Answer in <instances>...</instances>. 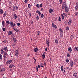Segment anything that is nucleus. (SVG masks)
<instances>
[{
  "label": "nucleus",
  "mask_w": 78,
  "mask_h": 78,
  "mask_svg": "<svg viewBox=\"0 0 78 78\" xmlns=\"http://www.w3.org/2000/svg\"><path fill=\"white\" fill-rule=\"evenodd\" d=\"M67 4H66V2L64 1L62 5V9H64L66 7H67Z\"/></svg>",
  "instance_id": "f257e3e1"
},
{
  "label": "nucleus",
  "mask_w": 78,
  "mask_h": 78,
  "mask_svg": "<svg viewBox=\"0 0 78 78\" xmlns=\"http://www.w3.org/2000/svg\"><path fill=\"white\" fill-rule=\"evenodd\" d=\"M19 55V51L16 50L15 52V56H17Z\"/></svg>",
  "instance_id": "f03ea898"
},
{
  "label": "nucleus",
  "mask_w": 78,
  "mask_h": 78,
  "mask_svg": "<svg viewBox=\"0 0 78 78\" xmlns=\"http://www.w3.org/2000/svg\"><path fill=\"white\" fill-rule=\"evenodd\" d=\"M73 75L75 77V78H78V74L76 73H75L73 74Z\"/></svg>",
  "instance_id": "7ed1b4c3"
},
{
  "label": "nucleus",
  "mask_w": 78,
  "mask_h": 78,
  "mask_svg": "<svg viewBox=\"0 0 78 78\" xmlns=\"http://www.w3.org/2000/svg\"><path fill=\"white\" fill-rule=\"evenodd\" d=\"M65 11L66 12H69V8H68V7H66L65 8Z\"/></svg>",
  "instance_id": "20e7f679"
},
{
  "label": "nucleus",
  "mask_w": 78,
  "mask_h": 78,
  "mask_svg": "<svg viewBox=\"0 0 78 78\" xmlns=\"http://www.w3.org/2000/svg\"><path fill=\"white\" fill-rule=\"evenodd\" d=\"M18 9V7H17V6L14 7L13 8V10L14 11H16V10H17V9Z\"/></svg>",
  "instance_id": "39448f33"
},
{
  "label": "nucleus",
  "mask_w": 78,
  "mask_h": 78,
  "mask_svg": "<svg viewBox=\"0 0 78 78\" xmlns=\"http://www.w3.org/2000/svg\"><path fill=\"white\" fill-rule=\"evenodd\" d=\"M52 27H53V28H55V29H56V28H57V27H56V26L55 25V24H54V23H52Z\"/></svg>",
  "instance_id": "423d86ee"
},
{
  "label": "nucleus",
  "mask_w": 78,
  "mask_h": 78,
  "mask_svg": "<svg viewBox=\"0 0 78 78\" xmlns=\"http://www.w3.org/2000/svg\"><path fill=\"white\" fill-rule=\"evenodd\" d=\"M12 16L14 18V19H16L17 18V15H16V14L15 13H14L12 14Z\"/></svg>",
  "instance_id": "0eeeda50"
},
{
  "label": "nucleus",
  "mask_w": 78,
  "mask_h": 78,
  "mask_svg": "<svg viewBox=\"0 0 78 78\" xmlns=\"http://www.w3.org/2000/svg\"><path fill=\"white\" fill-rule=\"evenodd\" d=\"M49 40H46V44H47L48 46V47L49 46Z\"/></svg>",
  "instance_id": "6e6552de"
},
{
  "label": "nucleus",
  "mask_w": 78,
  "mask_h": 78,
  "mask_svg": "<svg viewBox=\"0 0 78 78\" xmlns=\"http://www.w3.org/2000/svg\"><path fill=\"white\" fill-rule=\"evenodd\" d=\"M3 10H2V9H0V14H3Z\"/></svg>",
  "instance_id": "1a4fd4ad"
},
{
  "label": "nucleus",
  "mask_w": 78,
  "mask_h": 78,
  "mask_svg": "<svg viewBox=\"0 0 78 78\" xmlns=\"http://www.w3.org/2000/svg\"><path fill=\"white\" fill-rule=\"evenodd\" d=\"M35 52H36V53L37 52V51L39 50V49L37 48H34V49Z\"/></svg>",
  "instance_id": "9d476101"
},
{
  "label": "nucleus",
  "mask_w": 78,
  "mask_h": 78,
  "mask_svg": "<svg viewBox=\"0 0 78 78\" xmlns=\"http://www.w3.org/2000/svg\"><path fill=\"white\" fill-rule=\"evenodd\" d=\"M5 69L4 68H3L1 69V71H0V72H1V73H2V72H3L5 71Z\"/></svg>",
  "instance_id": "9b49d317"
},
{
  "label": "nucleus",
  "mask_w": 78,
  "mask_h": 78,
  "mask_svg": "<svg viewBox=\"0 0 78 78\" xmlns=\"http://www.w3.org/2000/svg\"><path fill=\"white\" fill-rule=\"evenodd\" d=\"M12 62V60H9L8 62H7V64H9L11 62Z\"/></svg>",
  "instance_id": "f8f14e48"
},
{
  "label": "nucleus",
  "mask_w": 78,
  "mask_h": 78,
  "mask_svg": "<svg viewBox=\"0 0 78 78\" xmlns=\"http://www.w3.org/2000/svg\"><path fill=\"white\" fill-rule=\"evenodd\" d=\"M70 65L71 67H73V61H70Z\"/></svg>",
  "instance_id": "ddd939ff"
},
{
  "label": "nucleus",
  "mask_w": 78,
  "mask_h": 78,
  "mask_svg": "<svg viewBox=\"0 0 78 78\" xmlns=\"http://www.w3.org/2000/svg\"><path fill=\"white\" fill-rule=\"evenodd\" d=\"M10 25L12 28H14V26L13 25V23H12V22H10Z\"/></svg>",
  "instance_id": "4468645a"
},
{
  "label": "nucleus",
  "mask_w": 78,
  "mask_h": 78,
  "mask_svg": "<svg viewBox=\"0 0 78 78\" xmlns=\"http://www.w3.org/2000/svg\"><path fill=\"white\" fill-rule=\"evenodd\" d=\"M78 8V3L77 2L76 4V6L75 7L76 10Z\"/></svg>",
  "instance_id": "2eb2a0df"
},
{
  "label": "nucleus",
  "mask_w": 78,
  "mask_h": 78,
  "mask_svg": "<svg viewBox=\"0 0 78 78\" xmlns=\"http://www.w3.org/2000/svg\"><path fill=\"white\" fill-rule=\"evenodd\" d=\"M37 13H38V14H39V16H41V13L39 11V10H37L36 11Z\"/></svg>",
  "instance_id": "dca6fc26"
},
{
  "label": "nucleus",
  "mask_w": 78,
  "mask_h": 78,
  "mask_svg": "<svg viewBox=\"0 0 78 78\" xmlns=\"http://www.w3.org/2000/svg\"><path fill=\"white\" fill-rule=\"evenodd\" d=\"M7 15V14H6V13H4L3 15V16L4 17H5Z\"/></svg>",
  "instance_id": "f3484780"
},
{
  "label": "nucleus",
  "mask_w": 78,
  "mask_h": 78,
  "mask_svg": "<svg viewBox=\"0 0 78 78\" xmlns=\"http://www.w3.org/2000/svg\"><path fill=\"white\" fill-rule=\"evenodd\" d=\"M73 38H74V36H73V35H72L70 37V39H71V40H72V39H73Z\"/></svg>",
  "instance_id": "a211bd4d"
},
{
  "label": "nucleus",
  "mask_w": 78,
  "mask_h": 78,
  "mask_svg": "<svg viewBox=\"0 0 78 78\" xmlns=\"http://www.w3.org/2000/svg\"><path fill=\"white\" fill-rule=\"evenodd\" d=\"M49 12H50V13H51V12H52L53 11V9H51L49 10Z\"/></svg>",
  "instance_id": "6ab92c4d"
},
{
  "label": "nucleus",
  "mask_w": 78,
  "mask_h": 78,
  "mask_svg": "<svg viewBox=\"0 0 78 78\" xmlns=\"http://www.w3.org/2000/svg\"><path fill=\"white\" fill-rule=\"evenodd\" d=\"M68 50L69 51H72V48H71V47L69 48Z\"/></svg>",
  "instance_id": "aec40b11"
},
{
  "label": "nucleus",
  "mask_w": 78,
  "mask_h": 78,
  "mask_svg": "<svg viewBox=\"0 0 78 78\" xmlns=\"http://www.w3.org/2000/svg\"><path fill=\"white\" fill-rule=\"evenodd\" d=\"M64 69V66H61V70L62 71H63V70H64V69Z\"/></svg>",
  "instance_id": "412c9836"
},
{
  "label": "nucleus",
  "mask_w": 78,
  "mask_h": 78,
  "mask_svg": "<svg viewBox=\"0 0 78 78\" xmlns=\"http://www.w3.org/2000/svg\"><path fill=\"white\" fill-rule=\"evenodd\" d=\"M42 58L43 59H44L45 58V54H43L42 55Z\"/></svg>",
  "instance_id": "4be33fe9"
},
{
  "label": "nucleus",
  "mask_w": 78,
  "mask_h": 78,
  "mask_svg": "<svg viewBox=\"0 0 78 78\" xmlns=\"http://www.w3.org/2000/svg\"><path fill=\"white\" fill-rule=\"evenodd\" d=\"M12 31H10L8 33V34L9 35H11L12 34Z\"/></svg>",
  "instance_id": "5701e85b"
},
{
  "label": "nucleus",
  "mask_w": 78,
  "mask_h": 78,
  "mask_svg": "<svg viewBox=\"0 0 78 78\" xmlns=\"http://www.w3.org/2000/svg\"><path fill=\"white\" fill-rule=\"evenodd\" d=\"M71 23H72V21L69 20V22H68L69 25H71Z\"/></svg>",
  "instance_id": "b1692460"
},
{
  "label": "nucleus",
  "mask_w": 78,
  "mask_h": 78,
  "mask_svg": "<svg viewBox=\"0 0 78 78\" xmlns=\"http://www.w3.org/2000/svg\"><path fill=\"white\" fill-rule=\"evenodd\" d=\"M0 59L1 60H3V58L2 57V55L0 54Z\"/></svg>",
  "instance_id": "393cba45"
},
{
  "label": "nucleus",
  "mask_w": 78,
  "mask_h": 78,
  "mask_svg": "<svg viewBox=\"0 0 78 78\" xmlns=\"http://www.w3.org/2000/svg\"><path fill=\"white\" fill-rule=\"evenodd\" d=\"M4 52V51H3V50L2 49H1V54H2V55H3V53H4V52Z\"/></svg>",
  "instance_id": "a878e982"
},
{
  "label": "nucleus",
  "mask_w": 78,
  "mask_h": 78,
  "mask_svg": "<svg viewBox=\"0 0 78 78\" xmlns=\"http://www.w3.org/2000/svg\"><path fill=\"white\" fill-rule=\"evenodd\" d=\"M40 67H44V64L42 63H41Z\"/></svg>",
  "instance_id": "bb28decb"
},
{
  "label": "nucleus",
  "mask_w": 78,
  "mask_h": 78,
  "mask_svg": "<svg viewBox=\"0 0 78 78\" xmlns=\"http://www.w3.org/2000/svg\"><path fill=\"white\" fill-rule=\"evenodd\" d=\"M61 16H62V20H64V16H63V14H61Z\"/></svg>",
  "instance_id": "cd10ccee"
},
{
  "label": "nucleus",
  "mask_w": 78,
  "mask_h": 78,
  "mask_svg": "<svg viewBox=\"0 0 78 78\" xmlns=\"http://www.w3.org/2000/svg\"><path fill=\"white\" fill-rule=\"evenodd\" d=\"M13 66H14V67H15L14 66V65H10L9 66V67L10 69H11V68H12V67Z\"/></svg>",
  "instance_id": "c85d7f7f"
},
{
  "label": "nucleus",
  "mask_w": 78,
  "mask_h": 78,
  "mask_svg": "<svg viewBox=\"0 0 78 78\" xmlns=\"http://www.w3.org/2000/svg\"><path fill=\"white\" fill-rule=\"evenodd\" d=\"M4 50H5V51H6L7 50H8V48L7 47H6L5 48H3Z\"/></svg>",
  "instance_id": "c756f323"
},
{
  "label": "nucleus",
  "mask_w": 78,
  "mask_h": 78,
  "mask_svg": "<svg viewBox=\"0 0 78 78\" xmlns=\"http://www.w3.org/2000/svg\"><path fill=\"white\" fill-rule=\"evenodd\" d=\"M14 30L16 31V32H19V30L17 29H14Z\"/></svg>",
  "instance_id": "7c9ffc66"
},
{
  "label": "nucleus",
  "mask_w": 78,
  "mask_h": 78,
  "mask_svg": "<svg viewBox=\"0 0 78 78\" xmlns=\"http://www.w3.org/2000/svg\"><path fill=\"white\" fill-rule=\"evenodd\" d=\"M59 31L61 33H62V29H61V28L59 29Z\"/></svg>",
  "instance_id": "2f4dec72"
},
{
  "label": "nucleus",
  "mask_w": 78,
  "mask_h": 78,
  "mask_svg": "<svg viewBox=\"0 0 78 78\" xmlns=\"http://www.w3.org/2000/svg\"><path fill=\"white\" fill-rule=\"evenodd\" d=\"M59 2L60 4H62V0H59Z\"/></svg>",
  "instance_id": "473e14b6"
},
{
  "label": "nucleus",
  "mask_w": 78,
  "mask_h": 78,
  "mask_svg": "<svg viewBox=\"0 0 78 78\" xmlns=\"http://www.w3.org/2000/svg\"><path fill=\"white\" fill-rule=\"evenodd\" d=\"M66 62L68 63L69 62V59H68L66 58Z\"/></svg>",
  "instance_id": "72a5a7b5"
},
{
  "label": "nucleus",
  "mask_w": 78,
  "mask_h": 78,
  "mask_svg": "<svg viewBox=\"0 0 78 78\" xmlns=\"http://www.w3.org/2000/svg\"><path fill=\"white\" fill-rule=\"evenodd\" d=\"M36 6L37 8H40V5H39V4H37L36 5Z\"/></svg>",
  "instance_id": "f704fd0d"
},
{
  "label": "nucleus",
  "mask_w": 78,
  "mask_h": 78,
  "mask_svg": "<svg viewBox=\"0 0 78 78\" xmlns=\"http://www.w3.org/2000/svg\"><path fill=\"white\" fill-rule=\"evenodd\" d=\"M55 42L56 43V44H58V40H55Z\"/></svg>",
  "instance_id": "c9c22d12"
},
{
  "label": "nucleus",
  "mask_w": 78,
  "mask_h": 78,
  "mask_svg": "<svg viewBox=\"0 0 78 78\" xmlns=\"http://www.w3.org/2000/svg\"><path fill=\"white\" fill-rule=\"evenodd\" d=\"M30 7H31V5L30 4H29L28 5V8L30 9Z\"/></svg>",
  "instance_id": "e433bc0d"
},
{
  "label": "nucleus",
  "mask_w": 78,
  "mask_h": 78,
  "mask_svg": "<svg viewBox=\"0 0 78 78\" xmlns=\"http://www.w3.org/2000/svg\"><path fill=\"white\" fill-rule=\"evenodd\" d=\"M6 22L7 23H8L9 25V21H6Z\"/></svg>",
  "instance_id": "4c0bfd02"
},
{
  "label": "nucleus",
  "mask_w": 78,
  "mask_h": 78,
  "mask_svg": "<svg viewBox=\"0 0 78 78\" xmlns=\"http://www.w3.org/2000/svg\"><path fill=\"white\" fill-rule=\"evenodd\" d=\"M3 58H4V60L5 61L6 59V55H3Z\"/></svg>",
  "instance_id": "58836bf2"
},
{
  "label": "nucleus",
  "mask_w": 78,
  "mask_h": 78,
  "mask_svg": "<svg viewBox=\"0 0 78 78\" xmlns=\"http://www.w3.org/2000/svg\"><path fill=\"white\" fill-rule=\"evenodd\" d=\"M78 12H76L75 14V16L76 17V16H78Z\"/></svg>",
  "instance_id": "ea45409f"
},
{
  "label": "nucleus",
  "mask_w": 78,
  "mask_h": 78,
  "mask_svg": "<svg viewBox=\"0 0 78 78\" xmlns=\"http://www.w3.org/2000/svg\"><path fill=\"white\" fill-rule=\"evenodd\" d=\"M4 55H5V56H6V55H7V53H6L5 52H4Z\"/></svg>",
  "instance_id": "a19ab883"
},
{
  "label": "nucleus",
  "mask_w": 78,
  "mask_h": 78,
  "mask_svg": "<svg viewBox=\"0 0 78 78\" xmlns=\"http://www.w3.org/2000/svg\"><path fill=\"white\" fill-rule=\"evenodd\" d=\"M75 49H76V50H77V51H78V48L77 47H75Z\"/></svg>",
  "instance_id": "79ce46f5"
},
{
  "label": "nucleus",
  "mask_w": 78,
  "mask_h": 78,
  "mask_svg": "<svg viewBox=\"0 0 78 78\" xmlns=\"http://www.w3.org/2000/svg\"><path fill=\"white\" fill-rule=\"evenodd\" d=\"M24 2L25 3H27V2H28V0H25Z\"/></svg>",
  "instance_id": "37998d69"
},
{
  "label": "nucleus",
  "mask_w": 78,
  "mask_h": 78,
  "mask_svg": "<svg viewBox=\"0 0 78 78\" xmlns=\"http://www.w3.org/2000/svg\"><path fill=\"white\" fill-rule=\"evenodd\" d=\"M61 20V18H60V17H59L58 18V21H60Z\"/></svg>",
  "instance_id": "c03bdc74"
},
{
  "label": "nucleus",
  "mask_w": 78,
  "mask_h": 78,
  "mask_svg": "<svg viewBox=\"0 0 78 78\" xmlns=\"http://www.w3.org/2000/svg\"><path fill=\"white\" fill-rule=\"evenodd\" d=\"M63 14L65 16H66V17H67V14H66L64 13H63Z\"/></svg>",
  "instance_id": "a18cd8bd"
},
{
  "label": "nucleus",
  "mask_w": 78,
  "mask_h": 78,
  "mask_svg": "<svg viewBox=\"0 0 78 78\" xmlns=\"http://www.w3.org/2000/svg\"><path fill=\"white\" fill-rule=\"evenodd\" d=\"M2 30L4 31H5V27L2 28Z\"/></svg>",
  "instance_id": "49530a36"
},
{
  "label": "nucleus",
  "mask_w": 78,
  "mask_h": 78,
  "mask_svg": "<svg viewBox=\"0 0 78 78\" xmlns=\"http://www.w3.org/2000/svg\"><path fill=\"white\" fill-rule=\"evenodd\" d=\"M13 42H14L16 41V39L13 38Z\"/></svg>",
  "instance_id": "de8ad7c7"
},
{
  "label": "nucleus",
  "mask_w": 78,
  "mask_h": 78,
  "mask_svg": "<svg viewBox=\"0 0 78 78\" xmlns=\"http://www.w3.org/2000/svg\"><path fill=\"white\" fill-rule=\"evenodd\" d=\"M41 18H44V14H42L41 15Z\"/></svg>",
  "instance_id": "09e8293b"
},
{
  "label": "nucleus",
  "mask_w": 78,
  "mask_h": 78,
  "mask_svg": "<svg viewBox=\"0 0 78 78\" xmlns=\"http://www.w3.org/2000/svg\"><path fill=\"white\" fill-rule=\"evenodd\" d=\"M69 29V27H66V30L67 31H68Z\"/></svg>",
  "instance_id": "8fccbe9b"
},
{
  "label": "nucleus",
  "mask_w": 78,
  "mask_h": 78,
  "mask_svg": "<svg viewBox=\"0 0 78 78\" xmlns=\"http://www.w3.org/2000/svg\"><path fill=\"white\" fill-rule=\"evenodd\" d=\"M67 57H70V54H67Z\"/></svg>",
  "instance_id": "3c124183"
},
{
  "label": "nucleus",
  "mask_w": 78,
  "mask_h": 78,
  "mask_svg": "<svg viewBox=\"0 0 78 78\" xmlns=\"http://www.w3.org/2000/svg\"><path fill=\"white\" fill-rule=\"evenodd\" d=\"M2 24H5V21L4 20L2 21Z\"/></svg>",
  "instance_id": "603ef678"
},
{
  "label": "nucleus",
  "mask_w": 78,
  "mask_h": 78,
  "mask_svg": "<svg viewBox=\"0 0 78 78\" xmlns=\"http://www.w3.org/2000/svg\"><path fill=\"white\" fill-rule=\"evenodd\" d=\"M36 19H37V20H39V16H37V17Z\"/></svg>",
  "instance_id": "864d4df0"
},
{
  "label": "nucleus",
  "mask_w": 78,
  "mask_h": 78,
  "mask_svg": "<svg viewBox=\"0 0 78 78\" xmlns=\"http://www.w3.org/2000/svg\"><path fill=\"white\" fill-rule=\"evenodd\" d=\"M17 25L18 26H20V23H17Z\"/></svg>",
  "instance_id": "5fc2aeb1"
},
{
  "label": "nucleus",
  "mask_w": 78,
  "mask_h": 78,
  "mask_svg": "<svg viewBox=\"0 0 78 78\" xmlns=\"http://www.w3.org/2000/svg\"><path fill=\"white\" fill-rule=\"evenodd\" d=\"M40 33V31H38L37 32V35H39V34Z\"/></svg>",
  "instance_id": "6e6d98bb"
},
{
  "label": "nucleus",
  "mask_w": 78,
  "mask_h": 78,
  "mask_svg": "<svg viewBox=\"0 0 78 78\" xmlns=\"http://www.w3.org/2000/svg\"><path fill=\"white\" fill-rule=\"evenodd\" d=\"M4 42H5V43H6L7 41L6 40H4L3 41Z\"/></svg>",
  "instance_id": "4d7b16f0"
},
{
  "label": "nucleus",
  "mask_w": 78,
  "mask_h": 78,
  "mask_svg": "<svg viewBox=\"0 0 78 78\" xmlns=\"http://www.w3.org/2000/svg\"><path fill=\"white\" fill-rule=\"evenodd\" d=\"M63 73H66V70H63Z\"/></svg>",
  "instance_id": "13d9d810"
},
{
  "label": "nucleus",
  "mask_w": 78,
  "mask_h": 78,
  "mask_svg": "<svg viewBox=\"0 0 78 78\" xmlns=\"http://www.w3.org/2000/svg\"><path fill=\"white\" fill-rule=\"evenodd\" d=\"M40 6L41 8H42V4H40Z\"/></svg>",
  "instance_id": "bf43d9fd"
},
{
  "label": "nucleus",
  "mask_w": 78,
  "mask_h": 78,
  "mask_svg": "<svg viewBox=\"0 0 78 78\" xmlns=\"http://www.w3.org/2000/svg\"><path fill=\"white\" fill-rule=\"evenodd\" d=\"M62 36H63V35H62V34H60V36H61V37H62Z\"/></svg>",
  "instance_id": "052dcab7"
},
{
  "label": "nucleus",
  "mask_w": 78,
  "mask_h": 78,
  "mask_svg": "<svg viewBox=\"0 0 78 78\" xmlns=\"http://www.w3.org/2000/svg\"><path fill=\"white\" fill-rule=\"evenodd\" d=\"M46 51H47V48H46L45 49Z\"/></svg>",
  "instance_id": "680f3d73"
},
{
  "label": "nucleus",
  "mask_w": 78,
  "mask_h": 78,
  "mask_svg": "<svg viewBox=\"0 0 78 78\" xmlns=\"http://www.w3.org/2000/svg\"><path fill=\"white\" fill-rule=\"evenodd\" d=\"M36 69L37 70V71H38V68H37V67Z\"/></svg>",
  "instance_id": "e2e57ef3"
},
{
  "label": "nucleus",
  "mask_w": 78,
  "mask_h": 78,
  "mask_svg": "<svg viewBox=\"0 0 78 78\" xmlns=\"http://www.w3.org/2000/svg\"><path fill=\"white\" fill-rule=\"evenodd\" d=\"M38 67L39 69L40 68V65H38Z\"/></svg>",
  "instance_id": "0e129e2a"
},
{
  "label": "nucleus",
  "mask_w": 78,
  "mask_h": 78,
  "mask_svg": "<svg viewBox=\"0 0 78 78\" xmlns=\"http://www.w3.org/2000/svg\"><path fill=\"white\" fill-rule=\"evenodd\" d=\"M3 27H5V24H2Z\"/></svg>",
  "instance_id": "69168bd1"
},
{
  "label": "nucleus",
  "mask_w": 78,
  "mask_h": 78,
  "mask_svg": "<svg viewBox=\"0 0 78 78\" xmlns=\"http://www.w3.org/2000/svg\"><path fill=\"white\" fill-rule=\"evenodd\" d=\"M44 66H46V63H45V62H44Z\"/></svg>",
  "instance_id": "338daca9"
},
{
  "label": "nucleus",
  "mask_w": 78,
  "mask_h": 78,
  "mask_svg": "<svg viewBox=\"0 0 78 78\" xmlns=\"http://www.w3.org/2000/svg\"><path fill=\"white\" fill-rule=\"evenodd\" d=\"M13 26H16V24L14 23Z\"/></svg>",
  "instance_id": "774afa93"
}]
</instances>
